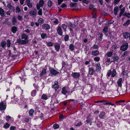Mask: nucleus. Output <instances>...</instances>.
<instances>
[{
	"label": "nucleus",
	"mask_w": 130,
	"mask_h": 130,
	"mask_svg": "<svg viewBox=\"0 0 130 130\" xmlns=\"http://www.w3.org/2000/svg\"><path fill=\"white\" fill-rule=\"evenodd\" d=\"M16 128V127L14 126H11L10 127V130H15Z\"/></svg>",
	"instance_id": "49"
},
{
	"label": "nucleus",
	"mask_w": 130,
	"mask_h": 130,
	"mask_svg": "<svg viewBox=\"0 0 130 130\" xmlns=\"http://www.w3.org/2000/svg\"><path fill=\"white\" fill-rule=\"evenodd\" d=\"M59 87L58 82L57 80L55 81L54 84L52 86V88L55 90H57Z\"/></svg>",
	"instance_id": "3"
},
{
	"label": "nucleus",
	"mask_w": 130,
	"mask_h": 130,
	"mask_svg": "<svg viewBox=\"0 0 130 130\" xmlns=\"http://www.w3.org/2000/svg\"><path fill=\"white\" fill-rule=\"evenodd\" d=\"M26 3L27 5L29 8L32 7V4L30 3V0H26Z\"/></svg>",
	"instance_id": "23"
},
{
	"label": "nucleus",
	"mask_w": 130,
	"mask_h": 130,
	"mask_svg": "<svg viewBox=\"0 0 130 130\" xmlns=\"http://www.w3.org/2000/svg\"><path fill=\"white\" fill-rule=\"evenodd\" d=\"M21 74L23 76H25V72L23 70H22L21 71Z\"/></svg>",
	"instance_id": "64"
},
{
	"label": "nucleus",
	"mask_w": 130,
	"mask_h": 130,
	"mask_svg": "<svg viewBox=\"0 0 130 130\" xmlns=\"http://www.w3.org/2000/svg\"><path fill=\"white\" fill-rule=\"evenodd\" d=\"M102 34H101L98 38V39L100 40H101L102 39Z\"/></svg>",
	"instance_id": "61"
},
{
	"label": "nucleus",
	"mask_w": 130,
	"mask_h": 130,
	"mask_svg": "<svg viewBox=\"0 0 130 130\" xmlns=\"http://www.w3.org/2000/svg\"><path fill=\"white\" fill-rule=\"evenodd\" d=\"M102 124L101 122H99L97 124V126L98 127H101L102 126Z\"/></svg>",
	"instance_id": "42"
},
{
	"label": "nucleus",
	"mask_w": 130,
	"mask_h": 130,
	"mask_svg": "<svg viewBox=\"0 0 130 130\" xmlns=\"http://www.w3.org/2000/svg\"><path fill=\"white\" fill-rule=\"evenodd\" d=\"M44 4V2L42 0H40L39 2V4H37V10H39L40 9V6L42 7Z\"/></svg>",
	"instance_id": "4"
},
{
	"label": "nucleus",
	"mask_w": 130,
	"mask_h": 130,
	"mask_svg": "<svg viewBox=\"0 0 130 130\" xmlns=\"http://www.w3.org/2000/svg\"><path fill=\"white\" fill-rule=\"evenodd\" d=\"M47 5L49 6H51L52 5V2L51 1H49L48 2Z\"/></svg>",
	"instance_id": "54"
},
{
	"label": "nucleus",
	"mask_w": 130,
	"mask_h": 130,
	"mask_svg": "<svg viewBox=\"0 0 130 130\" xmlns=\"http://www.w3.org/2000/svg\"><path fill=\"white\" fill-rule=\"evenodd\" d=\"M82 1L84 3L86 4H88L89 3V2L90 1V0H83Z\"/></svg>",
	"instance_id": "47"
},
{
	"label": "nucleus",
	"mask_w": 130,
	"mask_h": 130,
	"mask_svg": "<svg viewBox=\"0 0 130 130\" xmlns=\"http://www.w3.org/2000/svg\"><path fill=\"white\" fill-rule=\"evenodd\" d=\"M99 117L101 119H104L106 118L105 113L103 111L99 115Z\"/></svg>",
	"instance_id": "9"
},
{
	"label": "nucleus",
	"mask_w": 130,
	"mask_h": 130,
	"mask_svg": "<svg viewBox=\"0 0 130 130\" xmlns=\"http://www.w3.org/2000/svg\"><path fill=\"white\" fill-rule=\"evenodd\" d=\"M0 15L3 17L5 16L4 11V10L2 8L0 7Z\"/></svg>",
	"instance_id": "22"
},
{
	"label": "nucleus",
	"mask_w": 130,
	"mask_h": 130,
	"mask_svg": "<svg viewBox=\"0 0 130 130\" xmlns=\"http://www.w3.org/2000/svg\"><path fill=\"white\" fill-rule=\"evenodd\" d=\"M128 44L126 42L121 46L120 50L122 51H124L127 49L128 47Z\"/></svg>",
	"instance_id": "1"
},
{
	"label": "nucleus",
	"mask_w": 130,
	"mask_h": 130,
	"mask_svg": "<svg viewBox=\"0 0 130 130\" xmlns=\"http://www.w3.org/2000/svg\"><path fill=\"white\" fill-rule=\"evenodd\" d=\"M123 35L125 38H129L130 36V33H128L127 32H126L123 33Z\"/></svg>",
	"instance_id": "19"
},
{
	"label": "nucleus",
	"mask_w": 130,
	"mask_h": 130,
	"mask_svg": "<svg viewBox=\"0 0 130 130\" xmlns=\"http://www.w3.org/2000/svg\"><path fill=\"white\" fill-rule=\"evenodd\" d=\"M57 31L59 35H62V32L60 26H59L58 27L57 29Z\"/></svg>",
	"instance_id": "16"
},
{
	"label": "nucleus",
	"mask_w": 130,
	"mask_h": 130,
	"mask_svg": "<svg viewBox=\"0 0 130 130\" xmlns=\"http://www.w3.org/2000/svg\"><path fill=\"white\" fill-rule=\"evenodd\" d=\"M111 74L112 76L113 77H114L116 74V70L115 69H113L112 71L111 72Z\"/></svg>",
	"instance_id": "30"
},
{
	"label": "nucleus",
	"mask_w": 130,
	"mask_h": 130,
	"mask_svg": "<svg viewBox=\"0 0 130 130\" xmlns=\"http://www.w3.org/2000/svg\"><path fill=\"white\" fill-rule=\"evenodd\" d=\"M62 93L64 95H65L68 92L67 89L65 87H63L61 91Z\"/></svg>",
	"instance_id": "15"
},
{
	"label": "nucleus",
	"mask_w": 130,
	"mask_h": 130,
	"mask_svg": "<svg viewBox=\"0 0 130 130\" xmlns=\"http://www.w3.org/2000/svg\"><path fill=\"white\" fill-rule=\"evenodd\" d=\"M21 12L20 8L19 6H17L16 8L15 12L16 13H19Z\"/></svg>",
	"instance_id": "37"
},
{
	"label": "nucleus",
	"mask_w": 130,
	"mask_h": 130,
	"mask_svg": "<svg viewBox=\"0 0 130 130\" xmlns=\"http://www.w3.org/2000/svg\"><path fill=\"white\" fill-rule=\"evenodd\" d=\"M47 34H46L42 33L41 35V38L43 39L45 38V37L46 36Z\"/></svg>",
	"instance_id": "40"
},
{
	"label": "nucleus",
	"mask_w": 130,
	"mask_h": 130,
	"mask_svg": "<svg viewBox=\"0 0 130 130\" xmlns=\"http://www.w3.org/2000/svg\"><path fill=\"white\" fill-rule=\"evenodd\" d=\"M118 7H115L113 11L114 12V14L115 15H117L118 14Z\"/></svg>",
	"instance_id": "21"
},
{
	"label": "nucleus",
	"mask_w": 130,
	"mask_h": 130,
	"mask_svg": "<svg viewBox=\"0 0 130 130\" xmlns=\"http://www.w3.org/2000/svg\"><path fill=\"white\" fill-rule=\"evenodd\" d=\"M39 23L41 24H42L43 23V19L40 18L38 20V21Z\"/></svg>",
	"instance_id": "41"
},
{
	"label": "nucleus",
	"mask_w": 130,
	"mask_h": 130,
	"mask_svg": "<svg viewBox=\"0 0 130 130\" xmlns=\"http://www.w3.org/2000/svg\"><path fill=\"white\" fill-rule=\"evenodd\" d=\"M69 36L68 35H66L64 37V40L65 41H68L69 40Z\"/></svg>",
	"instance_id": "52"
},
{
	"label": "nucleus",
	"mask_w": 130,
	"mask_h": 130,
	"mask_svg": "<svg viewBox=\"0 0 130 130\" xmlns=\"http://www.w3.org/2000/svg\"><path fill=\"white\" fill-rule=\"evenodd\" d=\"M41 98L42 99L46 100L47 99V96L45 94H43Z\"/></svg>",
	"instance_id": "33"
},
{
	"label": "nucleus",
	"mask_w": 130,
	"mask_h": 130,
	"mask_svg": "<svg viewBox=\"0 0 130 130\" xmlns=\"http://www.w3.org/2000/svg\"><path fill=\"white\" fill-rule=\"evenodd\" d=\"M29 13L30 15L33 17H34L36 16L37 12L36 10H31L29 12Z\"/></svg>",
	"instance_id": "10"
},
{
	"label": "nucleus",
	"mask_w": 130,
	"mask_h": 130,
	"mask_svg": "<svg viewBox=\"0 0 130 130\" xmlns=\"http://www.w3.org/2000/svg\"><path fill=\"white\" fill-rule=\"evenodd\" d=\"M114 22V21L112 20L110 21H109L108 23L107 24V25H109L111 24L112 23H113Z\"/></svg>",
	"instance_id": "58"
},
{
	"label": "nucleus",
	"mask_w": 130,
	"mask_h": 130,
	"mask_svg": "<svg viewBox=\"0 0 130 130\" xmlns=\"http://www.w3.org/2000/svg\"><path fill=\"white\" fill-rule=\"evenodd\" d=\"M42 28L45 29H48L50 28V26L48 24H43L42 25Z\"/></svg>",
	"instance_id": "18"
},
{
	"label": "nucleus",
	"mask_w": 130,
	"mask_h": 130,
	"mask_svg": "<svg viewBox=\"0 0 130 130\" xmlns=\"http://www.w3.org/2000/svg\"><path fill=\"white\" fill-rule=\"evenodd\" d=\"M12 24L13 25H15L16 23H17V21L15 16H13L12 17Z\"/></svg>",
	"instance_id": "13"
},
{
	"label": "nucleus",
	"mask_w": 130,
	"mask_h": 130,
	"mask_svg": "<svg viewBox=\"0 0 130 130\" xmlns=\"http://www.w3.org/2000/svg\"><path fill=\"white\" fill-rule=\"evenodd\" d=\"M21 38L22 39H24V40H27L28 38V36L25 34H23L21 36Z\"/></svg>",
	"instance_id": "20"
},
{
	"label": "nucleus",
	"mask_w": 130,
	"mask_h": 130,
	"mask_svg": "<svg viewBox=\"0 0 130 130\" xmlns=\"http://www.w3.org/2000/svg\"><path fill=\"white\" fill-rule=\"evenodd\" d=\"M111 73V71L109 70L108 72H107V75L108 76V77H109Z\"/></svg>",
	"instance_id": "62"
},
{
	"label": "nucleus",
	"mask_w": 130,
	"mask_h": 130,
	"mask_svg": "<svg viewBox=\"0 0 130 130\" xmlns=\"http://www.w3.org/2000/svg\"><path fill=\"white\" fill-rule=\"evenodd\" d=\"M98 46L97 45H94L92 47V48L93 49H96L98 48Z\"/></svg>",
	"instance_id": "59"
},
{
	"label": "nucleus",
	"mask_w": 130,
	"mask_h": 130,
	"mask_svg": "<svg viewBox=\"0 0 130 130\" xmlns=\"http://www.w3.org/2000/svg\"><path fill=\"white\" fill-rule=\"evenodd\" d=\"M95 72V70L93 68L91 67L89 68L88 72L89 75H93Z\"/></svg>",
	"instance_id": "8"
},
{
	"label": "nucleus",
	"mask_w": 130,
	"mask_h": 130,
	"mask_svg": "<svg viewBox=\"0 0 130 130\" xmlns=\"http://www.w3.org/2000/svg\"><path fill=\"white\" fill-rule=\"evenodd\" d=\"M46 73V70L45 69H43L42 70L41 73L40 74V76L41 77L45 75Z\"/></svg>",
	"instance_id": "17"
},
{
	"label": "nucleus",
	"mask_w": 130,
	"mask_h": 130,
	"mask_svg": "<svg viewBox=\"0 0 130 130\" xmlns=\"http://www.w3.org/2000/svg\"><path fill=\"white\" fill-rule=\"evenodd\" d=\"M7 6L8 8L11 9L13 11L15 9L14 7L12 6L9 3L8 4Z\"/></svg>",
	"instance_id": "28"
},
{
	"label": "nucleus",
	"mask_w": 130,
	"mask_h": 130,
	"mask_svg": "<svg viewBox=\"0 0 130 130\" xmlns=\"http://www.w3.org/2000/svg\"><path fill=\"white\" fill-rule=\"evenodd\" d=\"M46 45L48 46H51L53 45V43L50 41L46 42Z\"/></svg>",
	"instance_id": "32"
},
{
	"label": "nucleus",
	"mask_w": 130,
	"mask_h": 130,
	"mask_svg": "<svg viewBox=\"0 0 130 130\" xmlns=\"http://www.w3.org/2000/svg\"><path fill=\"white\" fill-rule=\"evenodd\" d=\"M11 43L10 40H7V46L8 47H9L10 46Z\"/></svg>",
	"instance_id": "48"
},
{
	"label": "nucleus",
	"mask_w": 130,
	"mask_h": 130,
	"mask_svg": "<svg viewBox=\"0 0 130 130\" xmlns=\"http://www.w3.org/2000/svg\"><path fill=\"white\" fill-rule=\"evenodd\" d=\"M94 60L97 61H98L100 60V58L99 57H96L94 58Z\"/></svg>",
	"instance_id": "56"
},
{
	"label": "nucleus",
	"mask_w": 130,
	"mask_h": 130,
	"mask_svg": "<svg viewBox=\"0 0 130 130\" xmlns=\"http://www.w3.org/2000/svg\"><path fill=\"white\" fill-rule=\"evenodd\" d=\"M130 23V20H128L126 22L124 23L123 24V25L125 26H127Z\"/></svg>",
	"instance_id": "35"
},
{
	"label": "nucleus",
	"mask_w": 130,
	"mask_h": 130,
	"mask_svg": "<svg viewBox=\"0 0 130 130\" xmlns=\"http://www.w3.org/2000/svg\"><path fill=\"white\" fill-rule=\"evenodd\" d=\"M59 127V125L57 124H55L53 125V127L54 129H56Z\"/></svg>",
	"instance_id": "44"
},
{
	"label": "nucleus",
	"mask_w": 130,
	"mask_h": 130,
	"mask_svg": "<svg viewBox=\"0 0 130 130\" xmlns=\"http://www.w3.org/2000/svg\"><path fill=\"white\" fill-rule=\"evenodd\" d=\"M36 94V90H33L31 93V95L32 96H35Z\"/></svg>",
	"instance_id": "34"
},
{
	"label": "nucleus",
	"mask_w": 130,
	"mask_h": 130,
	"mask_svg": "<svg viewBox=\"0 0 130 130\" xmlns=\"http://www.w3.org/2000/svg\"><path fill=\"white\" fill-rule=\"evenodd\" d=\"M18 18V19L20 20V21H21L23 19V17L22 16L20 15H18L17 16Z\"/></svg>",
	"instance_id": "53"
},
{
	"label": "nucleus",
	"mask_w": 130,
	"mask_h": 130,
	"mask_svg": "<svg viewBox=\"0 0 130 130\" xmlns=\"http://www.w3.org/2000/svg\"><path fill=\"white\" fill-rule=\"evenodd\" d=\"M6 44V42L5 41H2L1 42V46L3 48H4Z\"/></svg>",
	"instance_id": "27"
},
{
	"label": "nucleus",
	"mask_w": 130,
	"mask_h": 130,
	"mask_svg": "<svg viewBox=\"0 0 130 130\" xmlns=\"http://www.w3.org/2000/svg\"><path fill=\"white\" fill-rule=\"evenodd\" d=\"M119 59V57L118 56H116L114 57L113 58V59L114 61H117Z\"/></svg>",
	"instance_id": "50"
},
{
	"label": "nucleus",
	"mask_w": 130,
	"mask_h": 130,
	"mask_svg": "<svg viewBox=\"0 0 130 130\" xmlns=\"http://www.w3.org/2000/svg\"><path fill=\"white\" fill-rule=\"evenodd\" d=\"M121 12L119 14V16L121 17L122 14L124 13L125 11V7L123 8L122 9H121Z\"/></svg>",
	"instance_id": "29"
},
{
	"label": "nucleus",
	"mask_w": 130,
	"mask_h": 130,
	"mask_svg": "<svg viewBox=\"0 0 130 130\" xmlns=\"http://www.w3.org/2000/svg\"><path fill=\"white\" fill-rule=\"evenodd\" d=\"M69 48L71 50V51H73L74 49V46L73 45L71 44L69 46Z\"/></svg>",
	"instance_id": "43"
},
{
	"label": "nucleus",
	"mask_w": 130,
	"mask_h": 130,
	"mask_svg": "<svg viewBox=\"0 0 130 130\" xmlns=\"http://www.w3.org/2000/svg\"><path fill=\"white\" fill-rule=\"evenodd\" d=\"M12 31L13 33L15 34L17 30V28L15 26H13L12 27Z\"/></svg>",
	"instance_id": "26"
},
{
	"label": "nucleus",
	"mask_w": 130,
	"mask_h": 130,
	"mask_svg": "<svg viewBox=\"0 0 130 130\" xmlns=\"http://www.w3.org/2000/svg\"><path fill=\"white\" fill-rule=\"evenodd\" d=\"M122 78H120L117 81V83L118 86L119 87H122Z\"/></svg>",
	"instance_id": "14"
},
{
	"label": "nucleus",
	"mask_w": 130,
	"mask_h": 130,
	"mask_svg": "<svg viewBox=\"0 0 130 130\" xmlns=\"http://www.w3.org/2000/svg\"><path fill=\"white\" fill-rule=\"evenodd\" d=\"M62 28L64 29V31L66 30V29L67 27L64 24H63L62 25Z\"/></svg>",
	"instance_id": "55"
},
{
	"label": "nucleus",
	"mask_w": 130,
	"mask_h": 130,
	"mask_svg": "<svg viewBox=\"0 0 130 130\" xmlns=\"http://www.w3.org/2000/svg\"><path fill=\"white\" fill-rule=\"evenodd\" d=\"M11 117L9 116H7L6 117V119L7 121L11 119Z\"/></svg>",
	"instance_id": "63"
},
{
	"label": "nucleus",
	"mask_w": 130,
	"mask_h": 130,
	"mask_svg": "<svg viewBox=\"0 0 130 130\" xmlns=\"http://www.w3.org/2000/svg\"><path fill=\"white\" fill-rule=\"evenodd\" d=\"M49 70L50 71L51 74L54 75H56L59 73V72L56 71L55 70L52 68H49Z\"/></svg>",
	"instance_id": "2"
},
{
	"label": "nucleus",
	"mask_w": 130,
	"mask_h": 130,
	"mask_svg": "<svg viewBox=\"0 0 130 130\" xmlns=\"http://www.w3.org/2000/svg\"><path fill=\"white\" fill-rule=\"evenodd\" d=\"M82 122H80L79 123H78L77 124H75V125L76 126H80V125H82Z\"/></svg>",
	"instance_id": "57"
},
{
	"label": "nucleus",
	"mask_w": 130,
	"mask_h": 130,
	"mask_svg": "<svg viewBox=\"0 0 130 130\" xmlns=\"http://www.w3.org/2000/svg\"><path fill=\"white\" fill-rule=\"evenodd\" d=\"M113 51L111 52H107L106 54V56H107L108 57H110L111 56L112 54V53Z\"/></svg>",
	"instance_id": "31"
},
{
	"label": "nucleus",
	"mask_w": 130,
	"mask_h": 130,
	"mask_svg": "<svg viewBox=\"0 0 130 130\" xmlns=\"http://www.w3.org/2000/svg\"><path fill=\"white\" fill-rule=\"evenodd\" d=\"M70 5L72 7H74L76 6V4L75 3H71L70 4Z\"/></svg>",
	"instance_id": "46"
},
{
	"label": "nucleus",
	"mask_w": 130,
	"mask_h": 130,
	"mask_svg": "<svg viewBox=\"0 0 130 130\" xmlns=\"http://www.w3.org/2000/svg\"><path fill=\"white\" fill-rule=\"evenodd\" d=\"M100 102H103L104 104V105H108V104H109V102L105 100L100 101Z\"/></svg>",
	"instance_id": "38"
},
{
	"label": "nucleus",
	"mask_w": 130,
	"mask_h": 130,
	"mask_svg": "<svg viewBox=\"0 0 130 130\" xmlns=\"http://www.w3.org/2000/svg\"><path fill=\"white\" fill-rule=\"evenodd\" d=\"M80 75V74L79 73L74 72L72 74V76L75 78H78Z\"/></svg>",
	"instance_id": "5"
},
{
	"label": "nucleus",
	"mask_w": 130,
	"mask_h": 130,
	"mask_svg": "<svg viewBox=\"0 0 130 130\" xmlns=\"http://www.w3.org/2000/svg\"><path fill=\"white\" fill-rule=\"evenodd\" d=\"M54 47L56 51L58 52L60 47L59 44L58 43H55L54 44Z\"/></svg>",
	"instance_id": "11"
},
{
	"label": "nucleus",
	"mask_w": 130,
	"mask_h": 130,
	"mask_svg": "<svg viewBox=\"0 0 130 130\" xmlns=\"http://www.w3.org/2000/svg\"><path fill=\"white\" fill-rule=\"evenodd\" d=\"M125 15L127 17L130 18V13H126Z\"/></svg>",
	"instance_id": "60"
},
{
	"label": "nucleus",
	"mask_w": 130,
	"mask_h": 130,
	"mask_svg": "<svg viewBox=\"0 0 130 130\" xmlns=\"http://www.w3.org/2000/svg\"><path fill=\"white\" fill-rule=\"evenodd\" d=\"M17 42L19 44H25L27 42V40H21L20 39L17 40Z\"/></svg>",
	"instance_id": "6"
},
{
	"label": "nucleus",
	"mask_w": 130,
	"mask_h": 130,
	"mask_svg": "<svg viewBox=\"0 0 130 130\" xmlns=\"http://www.w3.org/2000/svg\"><path fill=\"white\" fill-rule=\"evenodd\" d=\"M101 69L100 64L98 63L96 65V70L97 71H99Z\"/></svg>",
	"instance_id": "24"
},
{
	"label": "nucleus",
	"mask_w": 130,
	"mask_h": 130,
	"mask_svg": "<svg viewBox=\"0 0 130 130\" xmlns=\"http://www.w3.org/2000/svg\"><path fill=\"white\" fill-rule=\"evenodd\" d=\"M34 112V110L33 109H31L29 111V115L30 116H32L33 115Z\"/></svg>",
	"instance_id": "45"
},
{
	"label": "nucleus",
	"mask_w": 130,
	"mask_h": 130,
	"mask_svg": "<svg viewBox=\"0 0 130 130\" xmlns=\"http://www.w3.org/2000/svg\"><path fill=\"white\" fill-rule=\"evenodd\" d=\"M6 107V106L4 104L3 102H1L0 103V110H5Z\"/></svg>",
	"instance_id": "7"
},
{
	"label": "nucleus",
	"mask_w": 130,
	"mask_h": 130,
	"mask_svg": "<svg viewBox=\"0 0 130 130\" xmlns=\"http://www.w3.org/2000/svg\"><path fill=\"white\" fill-rule=\"evenodd\" d=\"M92 55L94 56L98 55L99 54V51L96 50L93 51L92 52Z\"/></svg>",
	"instance_id": "25"
},
{
	"label": "nucleus",
	"mask_w": 130,
	"mask_h": 130,
	"mask_svg": "<svg viewBox=\"0 0 130 130\" xmlns=\"http://www.w3.org/2000/svg\"><path fill=\"white\" fill-rule=\"evenodd\" d=\"M39 11L38 12V14L39 15H42V9H41L39 10Z\"/></svg>",
	"instance_id": "51"
},
{
	"label": "nucleus",
	"mask_w": 130,
	"mask_h": 130,
	"mask_svg": "<svg viewBox=\"0 0 130 130\" xmlns=\"http://www.w3.org/2000/svg\"><path fill=\"white\" fill-rule=\"evenodd\" d=\"M68 25L69 27L70 28V31H73L72 28L74 27L75 26V25L74 24H73L70 22L69 23Z\"/></svg>",
	"instance_id": "12"
},
{
	"label": "nucleus",
	"mask_w": 130,
	"mask_h": 130,
	"mask_svg": "<svg viewBox=\"0 0 130 130\" xmlns=\"http://www.w3.org/2000/svg\"><path fill=\"white\" fill-rule=\"evenodd\" d=\"M108 27L107 26H105L103 29V31L105 32H106L108 31Z\"/></svg>",
	"instance_id": "39"
},
{
	"label": "nucleus",
	"mask_w": 130,
	"mask_h": 130,
	"mask_svg": "<svg viewBox=\"0 0 130 130\" xmlns=\"http://www.w3.org/2000/svg\"><path fill=\"white\" fill-rule=\"evenodd\" d=\"M10 126V124H8V123H6L4 125V127L5 129H7Z\"/></svg>",
	"instance_id": "36"
}]
</instances>
